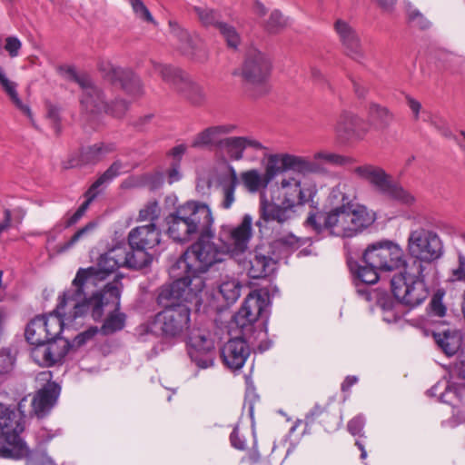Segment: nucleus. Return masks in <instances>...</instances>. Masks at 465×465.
<instances>
[{
    "label": "nucleus",
    "instance_id": "42",
    "mask_svg": "<svg viewBox=\"0 0 465 465\" xmlns=\"http://www.w3.org/2000/svg\"><path fill=\"white\" fill-rule=\"evenodd\" d=\"M51 358H54V364L61 361L71 351L70 341L61 336V334L52 335V339L46 341Z\"/></svg>",
    "mask_w": 465,
    "mask_h": 465
},
{
    "label": "nucleus",
    "instance_id": "40",
    "mask_svg": "<svg viewBox=\"0 0 465 465\" xmlns=\"http://www.w3.org/2000/svg\"><path fill=\"white\" fill-rule=\"evenodd\" d=\"M351 272L353 274V279L361 281L366 284H375L379 279L380 268H373L371 265H360L357 262L349 263Z\"/></svg>",
    "mask_w": 465,
    "mask_h": 465
},
{
    "label": "nucleus",
    "instance_id": "22",
    "mask_svg": "<svg viewBox=\"0 0 465 465\" xmlns=\"http://www.w3.org/2000/svg\"><path fill=\"white\" fill-rule=\"evenodd\" d=\"M99 69L104 79L119 84L128 94L138 97L143 94L140 78L131 69L115 66L110 62H102Z\"/></svg>",
    "mask_w": 465,
    "mask_h": 465
},
{
    "label": "nucleus",
    "instance_id": "5",
    "mask_svg": "<svg viewBox=\"0 0 465 465\" xmlns=\"http://www.w3.org/2000/svg\"><path fill=\"white\" fill-rule=\"evenodd\" d=\"M280 185L284 190L281 203L271 202L264 195L261 196L260 219L255 223L261 232L267 223L283 224L292 219L295 216L296 205L309 203L317 192L315 186H302L301 181L294 177L283 178Z\"/></svg>",
    "mask_w": 465,
    "mask_h": 465
},
{
    "label": "nucleus",
    "instance_id": "57",
    "mask_svg": "<svg viewBox=\"0 0 465 465\" xmlns=\"http://www.w3.org/2000/svg\"><path fill=\"white\" fill-rule=\"evenodd\" d=\"M129 109V103L124 99H115L112 104H107V112L105 114H112L114 117H123Z\"/></svg>",
    "mask_w": 465,
    "mask_h": 465
},
{
    "label": "nucleus",
    "instance_id": "26",
    "mask_svg": "<svg viewBox=\"0 0 465 465\" xmlns=\"http://www.w3.org/2000/svg\"><path fill=\"white\" fill-rule=\"evenodd\" d=\"M124 167L122 161L114 163L92 183L85 192V201L78 207V211L84 215L92 202L104 190V188L121 174Z\"/></svg>",
    "mask_w": 465,
    "mask_h": 465
},
{
    "label": "nucleus",
    "instance_id": "10",
    "mask_svg": "<svg viewBox=\"0 0 465 465\" xmlns=\"http://www.w3.org/2000/svg\"><path fill=\"white\" fill-rule=\"evenodd\" d=\"M330 198L333 203L336 201L338 205L329 213H310L305 225L317 233L328 231L332 236L349 238L350 230L343 228V225L344 219L348 216L346 208L350 204V196L341 190V186H336L332 189Z\"/></svg>",
    "mask_w": 465,
    "mask_h": 465
},
{
    "label": "nucleus",
    "instance_id": "31",
    "mask_svg": "<svg viewBox=\"0 0 465 465\" xmlns=\"http://www.w3.org/2000/svg\"><path fill=\"white\" fill-rule=\"evenodd\" d=\"M229 173L222 174L218 185L222 192L220 206L223 209H230L235 202V190L239 184L237 173L232 165H228Z\"/></svg>",
    "mask_w": 465,
    "mask_h": 465
},
{
    "label": "nucleus",
    "instance_id": "48",
    "mask_svg": "<svg viewBox=\"0 0 465 465\" xmlns=\"http://www.w3.org/2000/svg\"><path fill=\"white\" fill-rule=\"evenodd\" d=\"M217 29H219L221 35L227 43V45L231 48L236 49L241 42V37L234 28V26L227 23H218Z\"/></svg>",
    "mask_w": 465,
    "mask_h": 465
},
{
    "label": "nucleus",
    "instance_id": "29",
    "mask_svg": "<svg viewBox=\"0 0 465 465\" xmlns=\"http://www.w3.org/2000/svg\"><path fill=\"white\" fill-rule=\"evenodd\" d=\"M115 151L116 143L113 142H100L83 147L79 153L78 162L72 163L71 166L95 165L102 162L108 154Z\"/></svg>",
    "mask_w": 465,
    "mask_h": 465
},
{
    "label": "nucleus",
    "instance_id": "64",
    "mask_svg": "<svg viewBox=\"0 0 465 465\" xmlns=\"http://www.w3.org/2000/svg\"><path fill=\"white\" fill-rule=\"evenodd\" d=\"M451 277L453 281L465 282V256L462 253H459L458 267L452 270Z\"/></svg>",
    "mask_w": 465,
    "mask_h": 465
},
{
    "label": "nucleus",
    "instance_id": "14",
    "mask_svg": "<svg viewBox=\"0 0 465 465\" xmlns=\"http://www.w3.org/2000/svg\"><path fill=\"white\" fill-rule=\"evenodd\" d=\"M353 173L360 179L369 182L381 194L411 205L415 202V197L401 185L393 182L386 172L376 165L362 164L353 169Z\"/></svg>",
    "mask_w": 465,
    "mask_h": 465
},
{
    "label": "nucleus",
    "instance_id": "1",
    "mask_svg": "<svg viewBox=\"0 0 465 465\" xmlns=\"http://www.w3.org/2000/svg\"><path fill=\"white\" fill-rule=\"evenodd\" d=\"M201 294L182 281H173L162 285L156 297L163 308L150 323V331L162 338L172 341L183 336L191 322V308L188 303H202Z\"/></svg>",
    "mask_w": 465,
    "mask_h": 465
},
{
    "label": "nucleus",
    "instance_id": "19",
    "mask_svg": "<svg viewBox=\"0 0 465 465\" xmlns=\"http://www.w3.org/2000/svg\"><path fill=\"white\" fill-rule=\"evenodd\" d=\"M52 379L53 373L50 371H41L36 376L37 381H46L32 399V411L38 419L46 417L58 401L61 386Z\"/></svg>",
    "mask_w": 465,
    "mask_h": 465
},
{
    "label": "nucleus",
    "instance_id": "23",
    "mask_svg": "<svg viewBox=\"0 0 465 465\" xmlns=\"http://www.w3.org/2000/svg\"><path fill=\"white\" fill-rule=\"evenodd\" d=\"M334 132L340 142L347 143L362 139L367 129L361 117L351 112L343 111L336 121Z\"/></svg>",
    "mask_w": 465,
    "mask_h": 465
},
{
    "label": "nucleus",
    "instance_id": "37",
    "mask_svg": "<svg viewBox=\"0 0 465 465\" xmlns=\"http://www.w3.org/2000/svg\"><path fill=\"white\" fill-rule=\"evenodd\" d=\"M153 65L154 72L159 74L164 82L172 84L176 90L186 81L189 75L180 68L169 64L153 62Z\"/></svg>",
    "mask_w": 465,
    "mask_h": 465
},
{
    "label": "nucleus",
    "instance_id": "25",
    "mask_svg": "<svg viewBox=\"0 0 465 465\" xmlns=\"http://www.w3.org/2000/svg\"><path fill=\"white\" fill-rule=\"evenodd\" d=\"M334 29L339 36L345 54L355 61L362 60L364 58V51L361 38L356 30L346 21L341 19L335 21Z\"/></svg>",
    "mask_w": 465,
    "mask_h": 465
},
{
    "label": "nucleus",
    "instance_id": "47",
    "mask_svg": "<svg viewBox=\"0 0 465 465\" xmlns=\"http://www.w3.org/2000/svg\"><path fill=\"white\" fill-rule=\"evenodd\" d=\"M35 347L31 351V357L39 366L50 367L54 365V358H51V352L47 343L33 344Z\"/></svg>",
    "mask_w": 465,
    "mask_h": 465
},
{
    "label": "nucleus",
    "instance_id": "58",
    "mask_svg": "<svg viewBox=\"0 0 465 465\" xmlns=\"http://www.w3.org/2000/svg\"><path fill=\"white\" fill-rule=\"evenodd\" d=\"M365 422V417L362 414H359L348 421L347 430L353 436L364 437L363 429Z\"/></svg>",
    "mask_w": 465,
    "mask_h": 465
},
{
    "label": "nucleus",
    "instance_id": "33",
    "mask_svg": "<svg viewBox=\"0 0 465 465\" xmlns=\"http://www.w3.org/2000/svg\"><path fill=\"white\" fill-rule=\"evenodd\" d=\"M350 214H351V225L353 228H348L349 238L357 235L362 232L365 228L369 227L375 221V214L370 212L365 206L360 204H354L352 200L350 198Z\"/></svg>",
    "mask_w": 465,
    "mask_h": 465
},
{
    "label": "nucleus",
    "instance_id": "15",
    "mask_svg": "<svg viewBox=\"0 0 465 465\" xmlns=\"http://www.w3.org/2000/svg\"><path fill=\"white\" fill-rule=\"evenodd\" d=\"M161 230L154 223L133 228L127 236V252L137 263L139 269L148 267L153 261L149 250L161 242Z\"/></svg>",
    "mask_w": 465,
    "mask_h": 465
},
{
    "label": "nucleus",
    "instance_id": "34",
    "mask_svg": "<svg viewBox=\"0 0 465 465\" xmlns=\"http://www.w3.org/2000/svg\"><path fill=\"white\" fill-rule=\"evenodd\" d=\"M433 338L440 350L448 356L458 352L461 347L462 336L456 330H445L441 332H433Z\"/></svg>",
    "mask_w": 465,
    "mask_h": 465
},
{
    "label": "nucleus",
    "instance_id": "28",
    "mask_svg": "<svg viewBox=\"0 0 465 465\" xmlns=\"http://www.w3.org/2000/svg\"><path fill=\"white\" fill-rule=\"evenodd\" d=\"M243 269L247 270V274L252 279H262L272 274L276 269V262L269 255H265L255 250L251 259L246 262L242 258Z\"/></svg>",
    "mask_w": 465,
    "mask_h": 465
},
{
    "label": "nucleus",
    "instance_id": "53",
    "mask_svg": "<svg viewBox=\"0 0 465 465\" xmlns=\"http://www.w3.org/2000/svg\"><path fill=\"white\" fill-rule=\"evenodd\" d=\"M99 329L96 326H92L89 329L78 333L73 341H70V349L76 350L84 345L88 341L92 340L97 333Z\"/></svg>",
    "mask_w": 465,
    "mask_h": 465
},
{
    "label": "nucleus",
    "instance_id": "36",
    "mask_svg": "<svg viewBox=\"0 0 465 465\" xmlns=\"http://www.w3.org/2000/svg\"><path fill=\"white\" fill-rule=\"evenodd\" d=\"M304 244L302 238L292 232H276L272 247L281 253L289 254Z\"/></svg>",
    "mask_w": 465,
    "mask_h": 465
},
{
    "label": "nucleus",
    "instance_id": "50",
    "mask_svg": "<svg viewBox=\"0 0 465 465\" xmlns=\"http://www.w3.org/2000/svg\"><path fill=\"white\" fill-rule=\"evenodd\" d=\"M26 454L21 459H26V463L30 465H54V461L49 457L45 450H30L26 446Z\"/></svg>",
    "mask_w": 465,
    "mask_h": 465
},
{
    "label": "nucleus",
    "instance_id": "32",
    "mask_svg": "<svg viewBox=\"0 0 465 465\" xmlns=\"http://www.w3.org/2000/svg\"><path fill=\"white\" fill-rule=\"evenodd\" d=\"M282 164L283 167L287 168V171H293L303 175L325 172V168L320 163H314V160L289 153H283Z\"/></svg>",
    "mask_w": 465,
    "mask_h": 465
},
{
    "label": "nucleus",
    "instance_id": "59",
    "mask_svg": "<svg viewBox=\"0 0 465 465\" xmlns=\"http://www.w3.org/2000/svg\"><path fill=\"white\" fill-rule=\"evenodd\" d=\"M60 73L66 75L70 80L77 83L80 87H82L84 84H87V83L91 80V78L88 75L82 74L79 75L75 68L71 65H63L59 67Z\"/></svg>",
    "mask_w": 465,
    "mask_h": 465
},
{
    "label": "nucleus",
    "instance_id": "46",
    "mask_svg": "<svg viewBox=\"0 0 465 465\" xmlns=\"http://www.w3.org/2000/svg\"><path fill=\"white\" fill-rule=\"evenodd\" d=\"M314 163H320L324 168V165L331 166H343L351 162V160L341 154L321 151L313 154Z\"/></svg>",
    "mask_w": 465,
    "mask_h": 465
},
{
    "label": "nucleus",
    "instance_id": "39",
    "mask_svg": "<svg viewBox=\"0 0 465 465\" xmlns=\"http://www.w3.org/2000/svg\"><path fill=\"white\" fill-rule=\"evenodd\" d=\"M242 285L235 278L226 277L219 285V292L225 302L230 305L236 302L241 295Z\"/></svg>",
    "mask_w": 465,
    "mask_h": 465
},
{
    "label": "nucleus",
    "instance_id": "2",
    "mask_svg": "<svg viewBox=\"0 0 465 465\" xmlns=\"http://www.w3.org/2000/svg\"><path fill=\"white\" fill-rule=\"evenodd\" d=\"M269 302L258 292H251L244 300L240 310L233 315L231 328L239 329L241 335L230 339L221 349V358L226 367L232 371L243 367L251 354L248 341L257 337L254 335L256 322L262 319L261 325L267 332Z\"/></svg>",
    "mask_w": 465,
    "mask_h": 465
},
{
    "label": "nucleus",
    "instance_id": "12",
    "mask_svg": "<svg viewBox=\"0 0 465 465\" xmlns=\"http://www.w3.org/2000/svg\"><path fill=\"white\" fill-rule=\"evenodd\" d=\"M424 272L405 267L391 280V289L395 299L401 304L415 308L425 302L430 291L425 283Z\"/></svg>",
    "mask_w": 465,
    "mask_h": 465
},
{
    "label": "nucleus",
    "instance_id": "7",
    "mask_svg": "<svg viewBox=\"0 0 465 465\" xmlns=\"http://www.w3.org/2000/svg\"><path fill=\"white\" fill-rule=\"evenodd\" d=\"M119 267L140 270L137 263L127 252L125 243L118 244L107 252L101 254L96 266L80 268L73 280V285H79L75 292L80 293L84 282L92 283V286L96 285L98 281L104 280Z\"/></svg>",
    "mask_w": 465,
    "mask_h": 465
},
{
    "label": "nucleus",
    "instance_id": "60",
    "mask_svg": "<svg viewBox=\"0 0 465 465\" xmlns=\"http://www.w3.org/2000/svg\"><path fill=\"white\" fill-rule=\"evenodd\" d=\"M130 3L136 15L147 22H154L150 11L142 0H130Z\"/></svg>",
    "mask_w": 465,
    "mask_h": 465
},
{
    "label": "nucleus",
    "instance_id": "45",
    "mask_svg": "<svg viewBox=\"0 0 465 465\" xmlns=\"http://www.w3.org/2000/svg\"><path fill=\"white\" fill-rule=\"evenodd\" d=\"M282 158L283 153H276L269 156L263 173L265 183L269 184L278 174L287 171V168L283 167Z\"/></svg>",
    "mask_w": 465,
    "mask_h": 465
},
{
    "label": "nucleus",
    "instance_id": "11",
    "mask_svg": "<svg viewBox=\"0 0 465 465\" xmlns=\"http://www.w3.org/2000/svg\"><path fill=\"white\" fill-rule=\"evenodd\" d=\"M272 71L270 57L256 48H250L242 66V76L246 85L248 95L259 98L270 92L268 83Z\"/></svg>",
    "mask_w": 465,
    "mask_h": 465
},
{
    "label": "nucleus",
    "instance_id": "56",
    "mask_svg": "<svg viewBox=\"0 0 465 465\" xmlns=\"http://www.w3.org/2000/svg\"><path fill=\"white\" fill-rule=\"evenodd\" d=\"M443 293L436 292L429 304L430 314L443 317L446 314V306L442 302Z\"/></svg>",
    "mask_w": 465,
    "mask_h": 465
},
{
    "label": "nucleus",
    "instance_id": "63",
    "mask_svg": "<svg viewBox=\"0 0 465 465\" xmlns=\"http://www.w3.org/2000/svg\"><path fill=\"white\" fill-rule=\"evenodd\" d=\"M22 47L21 41L16 36H8L5 39V49L11 57H16Z\"/></svg>",
    "mask_w": 465,
    "mask_h": 465
},
{
    "label": "nucleus",
    "instance_id": "24",
    "mask_svg": "<svg viewBox=\"0 0 465 465\" xmlns=\"http://www.w3.org/2000/svg\"><path fill=\"white\" fill-rule=\"evenodd\" d=\"M171 28V36L176 41L177 48L192 59L203 62L207 58V54L200 39L193 38L190 34L181 28L177 23L169 22Z\"/></svg>",
    "mask_w": 465,
    "mask_h": 465
},
{
    "label": "nucleus",
    "instance_id": "62",
    "mask_svg": "<svg viewBox=\"0 0 465 465\" xmlns=\"http://www.w3.org/2000/svg\"><path fill=\"white\" fill-rule=\"evenodd\" d=\"M353 284L355 292L361 299L366 302H371L372 300V291L369 287L371 284L363 283L362 282L355 279H353Z\"/></svg>",
    "mask_w": 465,
    "mask_h": 465
},
{
    "label": "nucleus",
    "instance_id": "55",
    "mask_svg": "<svg viewBox=\"0 0 465 465\" xmlns=\"http://www.w3.org/2000/svg\"><path fill=\"white\" fill-rule=\"evenodd\" d=\"M159 215L160 207L157 202H150L144 206V208L140 210L139 220L150 221L151 223H154V221L158 220Z\"/></svg>",
    "mask_w": 465,
    "mask_h": 465
},
{
    "label": "nucleus",
    "instance_id": "17",
    "mask_svg": "<svg viewBox=\"0 0 465 465\" xmlns=\"http://www.w3.org/2000/svg\"><path fill=\"white\" fill-rule=\"evenodd\" d=\"M80 97L81 122L84 127L95 130L100 124V116L107 112V103L103 91L92 79L83 85Z\"/></svg>",
    "mask_w": 465,
    "mask_h": 465
},
{
    "label": "nucleus",
    "instance_id": "35",
    "mask_svg": "<svg viewBox=\"0 0 465 465\" xmlns=\"http://www.w3.org/2000/svg\"><path fill=\"white\" fill-rule=\"evenodd\" d=\"M367 116L370 124L378 130L387 129L394 120V114L387 107L376 103L369 104Z\"/></svg>",
    "mask_w": 465,
    "mask_h": 465
},
{
    "label": "nucleus",
    "instance_id": "27",
    "mask_svg": "<svg viewBox=\"0 0 465 465\" xmlns=\"http://www.w3.org/2000/svg\"><path fill=\"white\" fill-rule=\"evenodd\" d=\"M124 167L122 161L114 163L92 183L85 192V201L78 207V211L84 215L92 202L104 190V188L121 174Z\"/></svg>",
    "mask_w": 465,
    "mask_h": 465
},
{
    "label": "nucleus",
    "instance_id": "21",
    "mask_svg": "<svg viewBox=\"0 0 465 465\" xmlns=\"http://www.w3.org/2000/svg\"><path fill=\"white\" fill-rule=\"evenodd\" d=\"M187 352L199 368L207 369L213 365L214 342L213 340L201 330L192 331L186 341Z\"/></svg>",
    "mask_w": 465,
    "mask_h": 465
},
{
    "label": "nucleus",
    "instance_id": "54",
    "mask_svg": "<svg viewBox=\"0 0 465 465\" xmlns=\"http://www.w3.org/2000/svg\"><path fill=\"white\" fill-rule=\"evenodd\" d=\"M46 118L49 121L51 128L54 131L55 135L59 136L62 133V124L59 107L54 104H48Z\"/></svg>",
    "mask_w": 465,
    "mask_h": 465
},
{
    "label": "nucleus",
    "instance_id": "9",
    "mask_svg": "<svg viewBox=\"0 0 465 465\" xmlns=\"http://www.w3.org/2000/svg\"><path fill=\"white\" fill-rule=\"evenodd\" d=\"M25 425L23 411L0 403V439L4 441L2 458L21 460L26 454V443L20 437Z\"/></svg>",
    "mask_w": 465,
    "mask_h": 465
},
{
    "label": "nucleus",
    "instance_id": "51",
    "mask_svg": "<svg viewBox=\"0 0 465 465\" xmlns=\"http://www.w3.org/2000/svg\"><path fill=\"white\" fill-rule=\"evenodd\" d=\"M287 25L288 19L284 17L279 10H273L266 22L265 28L269 33L276 34Z\"/></svg>",
    "mask_w": 465,
    "mask_h": 465
},
{
    "label": "nucleus",
    "instance_id": "43",
    "mask_svg": "<svg viewBox=\"0 0 465 465\" xmlns=\"http://www.w3.org/2000/svg\"><path fill=\"white\" fill-rule=\"evenodd\" d=\"M97 224L94 222H89L84 227L77 230L72 237L64 243L56 246L57 253H64L72 249L78 242L86 239L96 228Z\"/></svg>",
    "mask_w": 465,
    "mask_h": 465
},
{
    "label": "nucleus",
    "instance_id": "49",
    "mask_svg": "<svg viewBox=\"0 0 465 465\" xmlns=\"http://www.w3.org/2000/svg\"><path fill=\"white\" fill-rule=\"evenodd\" d=\"M194 12L196 13L200 22L204 26H215L220 22V14L215 10L209 7L194 6Z\"/></svg>",
    "mask_w": 465,
    "mask_h": 465
},
{
    "label": "nucleus",
    "instance_id": "18",
    "mask_svg": "<svg viewBox=\"0 0 465 465\" xmlns=\"http://www.w3.org/2000/svg\"><path fill=\"white\" fill-rule=\"evenodd\" d=\"M267 148L252 136H230L223 138L218 143V151L225 154L231 161L242 159L254 160L256 153Z\"/></svg>",
    "mask_w": 465,
    "mask_h": 465
},
{
    "label": "nucleus",
    "instance_id": "16",
    "mask_svg": "<svg viewBox=\"0 0 465 465\" xmlns=\"http://www.w3.org/2000/svg\"><path fill=\"white\" fill-rule=\"evenodd\" d=\"M362 262L382 272L405 269L406 259L402 248L391 240L377 241L369 244L362 253Z\"/></svg>",
    "mask_w": 465,
    "mask_h": 465
},
{
    "label": "nucleus",
    "instance_id": "44",
    "mask_svg": "<svg viewBox=\"0 0 465 465\" xmlns=\"http://www.w3.org/2000/svg\"><path fill=\"white\" fill-rule=\"evenodd\" d=\"M241 180L244 187L250 193H256L261 189H265L268 183H264V176L258 170L251 169L241 173Z\"/></svg>",
    "mask_w": 465,
    "mask_h": 465
},
{
    "label": "nucleus",
    "instance_id": "52",
    "mask_svg": "<svg viewBox=\"0 0 465 465\" xmlns=\"http://www.w3.org/2000/svg\"><path fill=\"white\" fill-rule=\"evenodd\" d=\"M15 362V355L10 348L0 350V376L10 372Z\"/></svg>",
    "mask_w": 465,
    "mask_h": 465
},
{
    "label": "nucleus",
    "instance_id": "13",
    "mask_svg": "<svg viewBox=\"0 0 465 465\" xmlns=\"http://www.w3.org/2000/svg\"><path fill=\"white\" fill-rule=\"evenodd\" d=\"M252 217L246 213L238 225L223 224L221 226L218 239L226 255L238 263L242 262L249 250L252 236Z\"/></svg>",
    "mask_w": 465,
    "mask_h": 465
},
{
    "label": "nucleus",
    "instance_id": "61",
    "mask_svg": "<svg viewBox=\"0 0 465 465\" xmlns=\"http://www.w3.org/2000/svg\"><path fill=\"white\" fill-rule=\"evenodd\" d=\"M231 445L239 450H244L247 448L246 440L243 435L240 433L239 426L235 425L230 434Z\"/></svg>",
    "mask_w": 465,
    "mask_h": 465
},
{
    "label": "nucleus",
    "instance_id": "38",
    "mask_svg": "<svg viewBox=\"0 0 465 465\" xmlns=\"http://www.w3.org/2000/svg\"><path fill=\"white\" fill-rule=\"evenodd\" d=\"M126 315L120 312L119 309L113 307V311L106 316L99 329V332L103 335H111L122 331L125 326Z\"/></svg>",
    "mask_w": 465,
    "mask_h": 465
},
{
    "label": "nucleus",
    "instance_id": "20",
    "mask_svg": "<svg viewBox=\"0 0 465 465\" xmlns=\"http://www.w3.org/2000/svg\"><path fill=\"white\" fill-rule=\"evenodd\" d=\"M54 316L46 318L43 315L35 316L26 325L25 337L30 344L46 343L52 335L61 334L64 325L67 322L65 317L54 312Z\"/></svg>",
    "mask_w": 465,
    "mask_h": 465
},
{
    "label": "nucleus",
    "instance_id": "3",
    "mask_svg": "<svg viewBox=\"0 0 465 465\" xmlns=\"http://www.w3.org/2000/svg\"><path fill=\"white\" fill-rule=\"evenodd\" d=\"M213 227L204 230L197 241L171 266L169 273L173 281H182L200 293L205 287L204 274L215 263L228 257L222 246L213 242Z\"/></svg>",
    "mask_w": 465,
    "mask_h": 465
},
{
    "label": "nucleus",
    "instance_id": "6",
    "mask_svg": "<svg viewBox=\"0 0 465 465\" xmlns=\"http://www.w3.org/2000/svg\"><path fill=\"white\" fill-rule=\"evenodd\" d=\"M167 233L174 242H186L213 227V217L208 204L188 201L165 218Z\"/></svg>",
    "mask_w": 465,
    "mask_h": 465
},
{
    "label": "nucleus",
    "instance_id": "8",
    "mask_svg": "<svg viewBox=\"0 0 465 465\" xmlns=\"http://www.w3.org/2000/svg\"><path fill=\"white\" fill-rule=\"evenodd\" d=\"M407 252L411 262L406 261L405 267L424 272L427 265L443 255V245L440 236L431 230L418 228L410 232Z\"/></svg>",
    "mask_w": 465,
    "mask_h": 465
},
{
    "label": "nucleus",
    "instance_id": "30",
    "mask_svg": "<svg viewBox=\"0 0 465 465\" xmlns=\"http://www.w3.org/2000/svg\"><path fill=\"white\" fill-rule=\"evenodd\" d=\"M236 129L234 124H222L212 126L199 133L193 140L192 146L194 148L215 146L218 150L220 136L232 133Z\"/></svg>",
    "mask_w": 465,
    "mask_h": 465
},
{
    "label": "nucleus",
    "instance_id": "4",
    "mask_svg": "<svg viewBox=\"0 0 465 465\" xmlns=\"http://www.w3.org/2000/svg\"><path fill=\"white\" fill-rule=\"evenodd\" d=\"M92 283H84L80 293H77L79 285H71L58 298L55 312L65 317L67 323L75 319L89 314L94 322H100L104 318V309L112 306L119 309L121 306V294L123 284L121 276L106 283L103 289L94 292L87 296L86 289Z\"/></svg>",
    "mask_w": 465,
    "mask_h": 465
},
{
    "label": "nucleus",
    "instance_id": "41",
    "mask_svg": "<svg viewBox=\"0 0 465 465\" xmlns=\"http://www.w3.org/2000/svg\"><path fill=\"white\" fill-rule=\"evenodd\" d=\"M178 91L195 105L202 104L205 100V94L202 86L194 83L189 75L186 78V81H184L179 87Z\"/></svg>",
    "mask_w": 465,
    "mask_h": 465
}]
</instances>
